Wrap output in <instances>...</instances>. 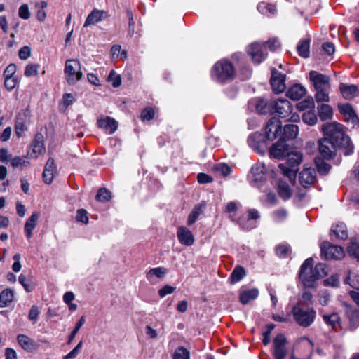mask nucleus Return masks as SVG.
<instances>
[{"instance_id": "f257e3e1", "label": "nucleus", "mask_w": 359, "mask_h": 359, "mask_svg": "<svg viewBox=\"0 0 359 359\" xmlns=\"http://www.w3.org/2000/svg\"><path fill=\"white\" fill-rule=\"evenodd\" d=\"M325 137L318 142V150L323 158L330 160L336 155L337 149H342L344 155L353 152L354 146L340 123H331L323 126Z\"/></svg>"}, {"instance_id": "f03ea898", "label": "nucleus", "mask_w": 359, "mask_h": 359, "mask_svg": "<svg viewBox=\"0 0 359 359\" xmlns=\"http://www.w3.org/2000/svg\"><path fill=\"white\" fill-rule=\"evenodd\" d=\"M313 264V259L309 257L301 266L299 276L305 287H316L317 280L328 274V267L325 264H317L314 268Z\"/></svg>"}, {"instance_id": "7ed1b4c3", "label": "nucleus", "mask_w": 359, "mask_h": 359, "mask_svg": "<svg viewBox=\"0 0 359 359\" xmlns=\"http://www.w3.org/2000/svg\"><path fill=\"white\" fill-rule=\"evenodd\" d=\"M291 313L295 323L304 328L311 326L316 318V311L313 306L302 302H297L292 306Z\"/></svg>"}, {"instance_id": "20e7f679", "label": "nucleus", "mask_w": 359, "mask_h": 359, "mask_svg": "<svg viewBox=\"0 0 359 359\" xmlns=\"http://www.w3.org/2000/svg\"><path fill=\"white\" fill-rule=\"evenodd\" d=\"M234 75V67L233 65L226 60H222L217 62L211 72L212 79L221 83L232 79Z\"/></svg>"}, {"instance_id": "39448f33", "label": "nucleus", "mask_w": 359, "mask_h": 359, "mask_svg": "<svg viewBox=\"0 0 359 359\" xmlns=\"http://www.w3.org/2000/svg\"><path fill=\"white\" fill-rule=\"evenodd\" d=\"M287 156L286 163H280L278 167L283 174L292 181L296 178L297 167L302 161V154L298 151H289Z\"/></svg>"}, {"instance_id": "423d86ee", "label": "nucleus", "mask_w": 359, "mask_h": 359, "mask_svg": "<svg viewBox=\"0 0 359 359\" xmlns=\"http://www.w3.org/2000/svg\"><path fill=\"white\" fill-rule=\"evenodd\" d=\"M64 73L67 83L70 85L74 84L83 77L81 71V63L79 60L69 59L65 62Z\"/></svg>"}, {"instance_id": "0eeeda50", "label": "nucleus", "mask_w": 359, "mask_h": 359, "mask_svg": "<svg viewBox=\"0 0 359 359\" xmlns=\"http://www.w3.org/2000/svg\"><path fill=\"white\" fill-rule=\"evenodd\" d=\"M271 114H277L280 117L285 118L289 116L292 107L291 103L285 98H279L271 101Z\"/></svg>"}, {"instance_id": "6e6552de", "label": "nucleus", "mask_w": 359, "mask_h": 359, "mask_svg": "<svg viewBox=\"0 0 359 359\" xmlns=\"http://www.w3.org/2000/svg\"><path fill=\"white\" fill-rule=\"evenodd\" d=\"M321 254L325 259H341L344 257L343 248L330 242H323L320 245Z\"/></svg>"}, {"instance_id": "1a4fd4ad", "label": "nucleus", "mask_w": 359, "mask_h": 359, "mask_svg": "<svg viewBox=\"0 0 359 359\" xmlns=\"http://www.w3.org/2000/svg\"><path fill=\"white\" fill-rule=\"evenodd\" d=\"M45 151L46 148L43 142V136L41 133H38L35 135L30 144V149L27 155L30 158H37L40 155H43Z\"/></svg>"}, {"instance_id": "9d476101", "label": "nucleus", "mask_w": 359, "mask_h": 359, "mask_svg": "<svg viewBox=\"0 0 359 359\" xmlns=\"http://www.w3.org/2000/svg\"><path fill=\"white\" fill-rule=\"evenodd\" d=\"M266 174V168L264 164L258 163L252 167L248 178L253 186H259V183L265 180Z\"/></svg>"}, {"instance_id": "9b49d317", "label": "nucleus", "mask_w": 359, "mask_h": 359, "mask_svg": "<svg viewBox=\"0 0 359 359\" xmlns=\"http://www.w3.org/2000/svg\"><path fill=\"white\" fill-rule=\"evenodd\" d=\"M309 79L315 90L323 88H330V79L328 76L312 70L309 72Z\"/></svg>"}, {"instance_id": "f8f14e48", "label": "nucleus", "mask_w": 359, "mask_h": 359, "mask_svg": "<svg viewBox=\"0 0 359 359\" xmlns=\"http://www.w3.org/2000/svg\"><path fill=\"white\" fill-rule=\"evenodd\" d=\"M260 217L258 210L256 209H249L248 210L247 217H240L237 223L239 224L241 229L244 230H250L256 226L255 220Z\"/></svg>"}, {"instance_id": "ddd939ff", "label": "nucleus", "mask_w": 359, "mask_h": 359, "mask_svg": "<svg viewBox=\"0 0 359 359\" xmlns=\"http://www.w3.org/2000/svg\"><path fill=\"white\" fill-rule=\"evenodd\" d=\"M287 339L283 334H278L273 341V355L275 359H284L287 355L285 345Z\"/></svg>"}, {"instance_id": "4468645a", "label": "nucleus", "mask_w": 359, "mask_h": 359, "mask_svg": "<svg viewBox=\"0 0 359 359\" xmlns=\"http://www.w3.org/2000/svg\"><path fill=\"white\" fill-rule=\"evenodd\" d=\"M270 83L274 93H283L286 88L285 75L280 73L276 69H273Z\"/></svg>"}, {"instance_id": "2eb2a0df", "label": "nucleus", "mask_w": 359, "mask_h": 359, "mask_svg": "<svg viewBox=\"0 0 359 359\" xmlns=\"http://www.w3.org/2000/svg\"><path fill=\"white\" fill-rule=\"evenodd\" d=\"M282 129L281 121L276 117H272L265 128L266 137L270 141L275 140L280 134Z\"/></svg>"}, {"instance_id": "dca6fc26", "label": "nucleus", "mask_w": 359, "mask_h": 359, "mask_svg": "<svg viewBox=\"0 0 359 359\" xmlns=\"http://www.w3.org/2000/svg\"><path fill=\"white\" fill-rule=\"evenodd\" d=\"M290 147L283 139L273 144L270 149L269 154L271 158L277 159L283 158L290 151Z\"/></svg>"}, {"instance_id": "f3484780", "label": "nucleus", "mask_w": 359, "mask_h": 359, "mask_svg": "<svg viewBox=\"0 0 359 359\" xmlns=\"http://www.w3.org/2000/svg\"><path fill=\"white\" fill-rule=\"evenodd\" d=\"M316 181V172L314 168H304L299 176V182L304 188H308L314 184Z\"/></svg>"}, {"instance_id": "a211bd4d", "label": "nucleus", "mask_w": 359, "mask_h": 359, "mask_svg": "<svg viewBox=\"0 0 359 359\" xmlns=\"http://www.w3.org/2000/svg\"><path fill=\"white\" fill-rule=\"evenodd\" d=\"M263 46L258 43H252L248 48V53L250 55L252 61L259 64L266 58V54L263 52Z\"/></svg>"}, {"instance_id": "6ab92c4d", "label": "nucleus", "mask_w": 359, "mask_h": 359, "mask_svg": "<svg viewBox=\"0 0 359 359\" xmlns=\"http://www.w3.org/2000/svg\"><path fill=\"white\" fill-rule=\"evenodd\" d=\"M248 143L249 146L257 153H264L265 142L261 134L254 133L250 135L248 138Z\"/></svg>"}, {"instance_id": "aec40b11", "label": "nucleus", "mask_w": 359, "mask_h": 359, "mask_svg": "<svg viewBox=\"0 0 359 359\" xmlns=\"http://www.w3.org/2000/svg\"><path fill=\"white\" fill-rule=\"evenodd\" d=\"M56 172L57 167L55 164L54 159L53 158H49L45 165L43 172L44 182L48 184H50L53 180Z\"/></svg>"}, {"instance_id": "412c9836", "label": "nucleus", "mask_w": 359, "mask_h": 359, "mask_svg": "<svg viewBox=\"0 0 359 359\" xmlns=\"http://www.w3.org/2000/svg\"><path fill=\"white\" fill-rule=\"evenodd\" d=\"M177 238L180 243L187 246H191L194 243V237L191 231L184 226H180L177 232Z\"/></svg>"}, {"instance_id": "4be33fe9", "label": "nucleus", "mask_w": 359, "mask_h": 359, "mask_svg": "<svg viewBox=\"0 0 359 359\" xmlns=\"http://www.w3.org/2000/svg\"><path fill=\"white\" fill-rule=\"evenodd\" d=\"M97 126L99 128L104 129L107 133L111 135L116 130L118 123L114 118L107 116L104 118L98 119Z\"/></svg>"}, {"instance_id": "5701e85b", "label": "nucleus", "mask_w": 359, "mask_h": 359, "mask_svg": "<svg viewBox=\"0 0 359 359\" xmlns=\"http://www.w3.org/2000/svg\"><path fill=\"white\" fill-rule=\"evenodd\" d=\"M250 104L254 106L257 111L261 114H271V102H269L265 99L260 97L255 98L250 101Z\"/></svg>"}, {"instance_id": "b1692460", "label": "nucleus", "mask_w": 359, "mask_h": 359, "mask_svg": "<svg viewBox=\"0 0 359 359\" xmlns=\"http://www.w3.org/2000/svg\"><path fill=\"white\" fill-rule=\"evenodd\" d=\"M346 315L349 320L351 329L355 330L359 325V310L344 303Z\"/></svg>"}, {"instance_id": "393cba45", "label": "nucleus", "mask_w": 359, "mask_h": 359, "mask_svg": "<svg viewBox=\"0 0 359 359\" xmlns=\"http://www.w3.org/2000/svg\"><path fill=\"white\" fill-rule=\"evenodd\" d=\"M339 90L346 100H352L359 95L358 86L354 84L340 83Z\"/></svg>"}, {"instance_id": "a878e982", "label": "nucleus", "mask_w": 359, "mask_h": 359, "mask_svg": "<svg viewBox=\"0 0 359 359\" xmlns=\"http://www.w3.org/2000/svg\"><path fill=\"white\" fill-rule=\"evenodd\" d=\"M306 93V88L301 84H294L287 91V96L292 100H299Z\"/></svg>"}, {"instance_id": "bb28decb", "label": "nucleus", "mask_w": 359, "mask_h": 359, "mask_svg": "<svg viewBox=\"0 0 359 359\" xmlns=\"http://www.w3.org/2000/svg\"><path fill=\"white\" fill-rule=\"evenodd\" d=\"M106 12L102 10L93 9L91 13L88 15L85 23L83 25L84 27H88L91 25H94L101 20L105 17Z\"/></svg>"}, {"instance_id": "cd10ccee", "label": "nucleus", "mask_w": 359, "mask_h": 359, "mask_svg": "<svg viewBox=\"0 0 359 359\" xmlns=\"http://www.w3.org/2000/svg\"><path fill=\"white\" fill-rule=\"evenodd\" d=\"M259 290L257 288L241 290L239 294V299L243 304H247L250 300H254L258 297Z\"/></svg>"}, {"instance_id": "c85d7f7f", "label": "nucleus", "mask_w": 359, "mask_h": 359, "mask_svg": "<svg viewBox=\"0 0 359 359\" xmlns=\"http://www.w3.org/2000/svg\"><path fill=\"white\" fill-rule=\"evenodd\" d=\"M39 215L37 212H33L31 217L27 220L25 224V234L27 238L32 236V231L34 229Z\"/></svg>"}, {"instance_id": "c756f323", "label": "nucleus", "mask_w": 359, "mask_h": 359, "mask_svg": "<svg viewBox=\"0 0 359 359\" xmlns=\"http://www.w3.org/2000/svg\"><path fill=\"white\" fill-rule=\"evenodd\" d=\"M322 318L325 323L330 326L332 329H336L337 326L341 324V318L337 312H332L330 314H323Z\"/></svg>"}, {"instance_id": "7c9ffc66", "label": "nucleus", "mask_w": 359, "mask_h": 359, "mask_svg": "<svg viewBox=\"0 0 359 359\" xmlns=\"http://www.w3.org/2000/svg\"><path fill=\"white\" fill-rule=\"evenodd\" d=\"M299 133V128L294 124H287L284 126L283 133L280 139L285 140H293L294 139Z\"/></svg>"}, {"instance_id": "2f4dec72", "label": "nucleus", "mask_w": 359, "mask_h": 359, "mask_svg": "<svg viewBox=\"0 0 359 359\" xmlns=\"http://www.w3.org/2000/svg\"><path fill=\"white\" fill-rule=\"evenodd\" d=\"M14 292L10 288L2 290L0 293V308L8 306L13 299Z\"/></svg>"}, {"instance_id": "473e14b6", "label": "nucleus", "mask_w": 359, "mask_h": 359, "mask_svg": "<svg viewBox=\"0 0 359 359\" xmlns=\"http://www.w3.org/2000/svg\"><path fill=\"white\" fill-rule=\"evenodd\" d=\"M17 340L20 346L26 351H31L34 348V341L27 335L19 334Z\"/></svg>"}, {"instance_id": "72a5a7b5", "label": "nucleus", "mask_w": 359, "mask_h": 359, "mask_svg": "<svg viewBox=\"0 0 359 359\" xmlns=\"http://www.w3.org/2000/svg\"><path fill=\"white\" fill-rule=\"evenodd\" d=\"M318 116L322 121H326L332 118V107L325 104H322L318 107Z\"/></svg>"}, {"instance_id": "f704fd0d", "label": "nucleus", "mask_w": 359, "mask_h": 359, "mask_svg": "<svg viewBox=\"0 0 359 359\" xmlns=\"http://www.w3.org/2000/svg\"><path fill=\"white\" fill-rule=\"evenodd\" d=\"M278 194L283 200H288L292 196V190L289 184L283 181H279Z\"/></svg>"}, {"instance_id": "c9c22d12", "label": "nucleus", "mask_w": 359, "mask_h": 359, "mask_svg": "<svg viewBox=\"0 0 359 359\" xmlns=\"http://www.w3.org/2000/svg\"><path fill=\"white\" fill-rule=\"evenodd\" d=\"M205 207V204L196 205L191 212L188 216L187 224L191 226L198 219V217L202 214L203 209Z\"/></svg>"}, {"instance_id": "e433bc0d", "label": "nucleus", "mask_w": 359, "mask_h": 359, "mask_svg": "<svg viewBox=\"0 0 359 359\" xmlns=\"http://www.w3.org/2000/svg\"><path fill=\"white\" fill-rule=\"evenodd\" d=\"M309 44L310 41L309 39H302L297 46V49L298 51L299 55L304 57L307 58L309 56L310 50H309Z\"/></svg>"}, {"instance_id": "4c0bfd02", "label": "nucleus", "mask_w": 359, "mask_h": 359, "mask_svg": "<svg viewBox=\"0 0 359 359\" xmlns=\"http://www.w3.org/2000/svg\"><path fill=\"white\" fill-rule=\"evenodd\" d=\"M257 10L260 13L266 15H274L276 11L275 5L264 1L259 3Z\"/></svg>"}, {"instance_id": "58836bf2", "label": "nucleus", "mask_w": 359, "mask_h": 359, "mask_svg": "<svg viewBox=\"0 0 359 359\" xmlns=\"http://www.w3.org/2000/svg\"><path fill=\"white\" fill-rule=\"evenodd\" d=\"M347 252L351 257L359 262V239L352 240L347 247Z\"/></svg>"}, {"instance_id": "ea45409f", "label": "nucleus", "mask_w": 359, "mask_h": 359, "mask_svg": "<svg viewBox=\"0 0 359 359\" xmlns=\"http://www.w3.org/2000/svg\"><path fill=\"white\" fill-rule=\"evenodd\" d=\"M48 4L45 1H41L39 2H36L35 4V7L37 8L36 11V18L40 22H43L46 18V13L44 9L47 7Z\"/></svg>"}, {"instance_id": "a19ab883", "label": "nucleus", "mask_w": 359, "mask_h": 359, "mask_svg": "<svg viewBox=\"0 0 359 359\" xmlns=\"http://www.w3.org/2000/svg\"><path fill=\"white\" fill-rule=\"evenodd\" d=\"M331 231L336 236L337 238L344 240L346 239L348 236L346 227L344 224H337L335 226L332 227Z\"/></svg>"}, {"instance_id": "79ce46f5", "label": "nucleus", "mask_w": 359, "mask_h": 359, "mask_svg": "<svg viewBox=\"0 0 359 359\" xmlns=\"http://www.w3.org/2000/svg\"><path fill=\"white\" fill-rule=\"evenodd\" d=\"M166 272L167 270L163 267H156L151 269L147 273L146 276L149 281H151L154 276L161 278L165 275Z\"/></svg>"}, {"instance_id": "37998d69", "label": "nucleus", "mask_w": 359, "mask_h": 359, "mask_svg": "<svg viewBox=\"0 0 359 359\" xmlns=\"http://www.w3.org/2000/svg\"><path fill=\"white\" fill-rule=\"evenodd\" d=\"M245 276V271L243 267L241 266H236L231 274V279L232 283H237L242 280Z\"/></svg>"}, {"instance_id": "c03bdc74", "label": "nucleus", "mask_w": 359, "mask_h": 359, "mask_svg": "<svg viewBox=\"0 0 359 359\" xmlns=\"http://www.w3.org/2000/svg\"><path fill=\"white\" fill-rule=\"evenodd\" d=\"M315 163L316 165L317 170L320 175H325L329 172L331 168L330 165L325 163L320 158H316Z\"/></svg>"}, {"instance_id": "a18cd8bd", "label": "nucleus", "mask_w": 359, "mask_h": 359, "mask_svg": "<svg viewBox=\"0 0 359 359\" xmlns=\"http://www.w3.org/2000/svg\"><path fill=\"white\" fill-rule=\"evenodd\" d=\"M107 81L111 83L114 88H118L121 84V76L114 69L111 70L107 79Z\"/></svg>"}, {"instance_id": "49530a36", "label": "nucleus", "mask_w": 359, "mask_h": 359, "mask_svg": "<svg viewBox=\"0 0 359 359\" xmlns=\"http://www.w3.org/2000/svg\"><path fill=\"white\" fill-rule=\"evenodd\" d=\"M330 88H323L316 90L315 100L317 102H328Z\"/></svg>"}, {"instance_id": "de8ad7c7", "label": "nucleus", "mask_w": 359, "mask_h": 359, "mask_svg": "<svg viewBox=\"0 0 359 359\" xmlns=\"http://www.w3.org/2000/svg\"><path fill=\"white\" fill-rule=\"evenodd\" d=\"M303 121L310 126L314 125L317 121V116L315 111L311 109L305 112L302 115Z\"/></svg>"}, {"instance_id": "09e8293b", "label": "nucleus", "mask_w": 359, "mask_h": 359, "mask_svg": "<svg viewBox=\"0 0 359 359\" xmlns=\"http://www.w3.org/2000/svg\"><path fill=\"white\" fill-rule=\"evenodd\" d=\"M172 359H190V353L184 347L180 346L175 350Z\"/></svg>"}, {"instance_id": "8fccbe9b", "label": "nucleus", "mask_w": 359, "mask_h": 359, "mask_svg": "<svg viewBox=\"0 0 359 359\" xmlns=\"http://www.w3.org/2000/svg\"><path fill=\"white\" fill-rule=\"evenodd\" d=\"M111 198V192L106 188L100 189L96 195V199L100 202L109 201Z\"/></svg>"}, {"instance_id": "3c124183", "label": "nucleus", "mask_w": 359, "mask_h": 359, "mask_svg": "<svg viewBox=\"0 0 359 359\" xmlns=\"http://www.w3.org/2000/svg\"><path fill=\"white\" fill-rule=\"evenodd\" d=\"M314 100L312 97H309L302 102H299L297 104V108L300 111H304L307 109H313L314 108Z\"/></svg>"}, {"instance_id": "603ef678", "label": "nucleus", "mask_w": 359, "mask_h": 359, "mask_svg": "<svg viewBox=\"0 0 359 359\" xmlns=\"http://www.w3.org/2000/svg\"><path fill=\"white\" fill-rule=\"evenodd\" d=\"M15 130L18 137H21L22 133L27 130L24 120L18 117L15 121Z\"/></svg>"}, {"instance_id": "864d4df0", "label": "nucleus", "mask_w": 359, "mask_h": 359, "mask_svg": "<svg viewBox=\"0 0 359 359\" xmlns=\"http://www.w3.org/2000/svg\"><path fill=\"white\" fill-rule=\"evenodd\" d=\"M29 165V162L27 160L26 156L20 157L15 156L11 161V165L13 168H17L19 166H28Z\"/></svg>"}, {"instance_id": "5fc2aeb1", "label": "nucleus", "mask_w": 359, "mask_h": 359, "mask_svg": "<svg viewBox=\"0 0 359 359\" xmlns=\"http://www.w3.org/2000/svg\"><path fill=\"white\" fill-rule=\"evenodd\" d=\"M297 302H302L310 306H313V294L307 290H305L302 292V297Z\"/></svg>"}, {"instance_id": "6e6d98bb", "label": "nucleus", "mask_w": 359, "mask_h": 359, "mask_svg": "<svg viewBox=\"0 0 359 359\" xmlns=\"http://www.w3.org/2000/svg\"><path fill=\"white\" fill-rule=\"evenodd\" d=\"M214 169L224 177L228 176L231 172V168L225 163H218L215 165Z\"/></svg>"}, {"instance_id": "4d7b16f0", "label": "nucleus", "mask_w": 359, "mask_h": 359, "mask_svg": "<svg viewBox=\"0 0 359 359\" xmlns=\"http://www.w3.org/2000/svg\"><path fill=\"white\" fill-rule=\"evenodd\" d=\"M85 321L86 320H85L84 316H82L79 320V321L76 323L74 329L72 330V332H71L70 335L69 336V339H68V344H71L72 341L74 340V339L75 338L76 334L78 333V332L80 330V328L85 323Z\"/></svg>"}, {"instance_id": "13d9d810", "label": "nucleus", "mask_w": 359, "mask_h": 359, "mask_svg": "<svg viewBox=\"0 0 359 359\" xmlns=\"http://www.w3.org/2000/svg\"><path fill=\"white\" fill-rule=\"evenodd\" d=\"M39 67V65L38 64L27 65L25 69V76L27 77H30L37 75Z\"/></svg>"}, {"instance_id": "bf43d9fd", "label": "nucleus", "mask_w": 359, "mask_h": 359, "mask_svg": "<svg viewBox=\"0 0 359 359\" xmlns=\"http://www.w3.org/2000/svg\"><path fill=\"white\" fill-rule=\"evenodd\" d=\"M346 282L349 284L351 287L359 290V276L351 275V273H349L346 279Z\"/></svg>"}, {"instance_id": "052dcab7", "label": "nucleus", "mask_w": 359, "mask_h": 359, "mask_svg": "<svg viewBox=\"0 0 359 359\" xmlns=\"http://www.w3.org/2000/svg\"><path fill=\"white\" fill-rule=\"evenodd\" d=\"M338 108L340 113L348 116V118L355 112L350 104H339Z\"/></svg>"}, {"instance_id": "680f3d73", "label": "nucleus", "mask_w": 359, "mask_h": 359, "mask_svg": "<svg viewBox=\"0 0 359 359\" xmlns=\"http://www.w3.org/2000/svg\"><path fill=\"white\" fill-rule=\"evenodd\" d=\"M4 86L8 90L11 91L15 88L18 83L17 77H4Z\"/></svg>"}, {"instance_id": "e2e57ef3", "label": "nucleus", "mask_w": 359, "mask_h": 359, "mask_svg": "<svg viewBox=\"0 0 359 359\" xmlns=\"http://www.w3.org/2000/svg\"><path fill=\"white\" fill-rule=\"evenodd\" d=\"M287 216V211L282 208L277 210L273 213V220L276 222H280L283 221Z\"/></svg>"}, {"instance_id": "0e129e2a", "label": "nucleus", "mask_w": 359, "mask_h": 359, "mask_svg": "<svg viewBox=\"0 0 359 359\" xmlns=\"http://www.w3.org/2000/svg\"><path fill=\"white\" fill-rule=\"evenodd\" d=\"M76 219L77 222L87 224L88 223V217L87 211L84 209H79L76 212Z\"/></svg>"}, {"instance_id": "69168bd1", "label": "nucleus", "mask_w": 359, "mask_h": 359, "mask_svg": "<svg viewBox=\"0 0 359 359\" xmlns=\"http://www.w3.org/2000/svg\"><path fill=\"white\" fill-rule=\"evenodd\" d=\"M19 283L23 286L27 292H31L34 290V285L31 283L27 281L26 277L23 274H20L18 278Z\"/></svg>"}, {"instance_id": "338daca9", "label": "nucleus", "mask_w": 359, "mask_h": 359, "mask_svg": "<svg viewBox=\"0 0 359 359\" xmlns=\"http://www.w3.org/2000/svg\"><path fill=\"white\" fill-rule=\"evenodd\" d=\"M290 248L287 245H279L276 248V252L280 257H286L288 255Z\"/></svg>"}, {"instance_id": "774afa93", "label": "nucleus", "mask_w": 359, "mask_h": 359, "mask_svg": "<svg viewBox=\"0 0 359 359\" xmlns=\"http://www.w3.org/2000/svg\"><path fill=\"white\" fill-rule=\"evenodd\" d=\"M154 117V111L152 108H145L141 114V118L142 121H150Z\"/></svg>"}]
</instances>
